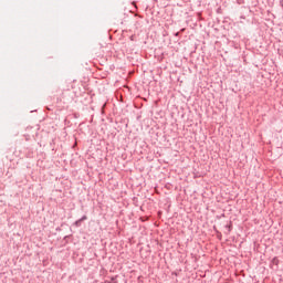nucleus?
Masks as SVG:
<instances>
[{"label": "nucleus", "instance_id": "nucleus-1", "mask_svg": "<svg viewBox=\"0 0 283 283\" xmlns=\"http://www.w3.org/2000/svg\"><path fill=\"white\" fill-rule=\"evenodd\" d=\"M87 219V217H84L82 220H86Z\"/></svg>", "mask_w": 283, "mask_h": 283}, {"label": "nucleus", "instance_id": "nucleus-2", "mask_svg": "<svg viewBox=\"0 0 283 283\" xmlns=\"http://www.w3.org/2000/svg\"><path fill=\"white\" fill-rule=\"evenodd\" d=\"M81 221H76V224H78Z\"/></svg>", "mask_w": 283, "mask_h": 283}]
</instances>
